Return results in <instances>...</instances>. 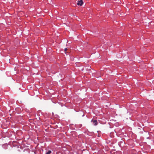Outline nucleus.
Here are the masks:
<instances>
[{"instance_id":"nucleus-2","label":"nucleus","mask_w":154,"mask_h":154,"mask_svg":"<svg viewBox=\"0 0 154 154\" xmlns=\"http://www.w3.org/2000/svg\"><path fill=\"white\" fill-rule=\"evenodd\" d=\"M83 3V1L82 0H81L80 1H78L77 3V5H78L82 6Z\"/></svg>"},{"instance_id":"nucleus-3","label":"nucleus","mask_w":154,"mask_h":154,"mask_svg":"<svg viewBox=\"0 0 154 154\" xmlns=\"http://www.w3.org/2000/svg\"><path fill=\"white\" fill-rule=\"evenodd\" d=\"M51 150H48V152L46 153V154H51Z\"/></svg>"},{"instance_id":"nucleus-1","label":"nucleus","mask_w":154,"mask_h":154,"mask_svg":"<svg viewBox=\"0 0 154 154\" xmlns=\"http://www.w3.org/2000/svg\"><path fill=\"white\" fill-rule=\"evenodd\" d=\"M91 122L93 123V124L94 125H96L97 124V121L96 120L92 119L91 121Z\"/></svg>"},{"instance_id":"nucleus-4","label":"nucleus","mask_w":154,"mask_h":154,"mask_svg":"<svg viewBox=\"0 0 154 154\" xmlns=\"http://www.w3.org/2000/svg\"><path fill=\"white\" fill-rule=\"evenodd\" d=\"M67 49L66 48L64 49V51H65V53H66V52L67 51Z\"/></svg>"}]
</instances>
